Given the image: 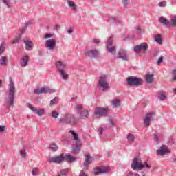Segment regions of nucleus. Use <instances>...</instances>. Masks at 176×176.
<instances>
[{"label":"nucleus","instance_id":"nucleus-1","mask_svg":"<svg viewBox=\"0 0 176 176\" xmlns=\"http://www.w3.org/2000/svg\"><path fill=\"white\" fill-rule=\"evenodd\" d=\"M14 94H16V87L14 86V82H13V80L10 78L9 90L6 94L7 97L6 98L8 109L13 108V105H14Z\"/></svg>","mask_w":176,"mask_h":176},{"label":"nucleus","instance_id":"nucleus-2","mask_svg":"<svg viewBox=\"0 0 176 176\" xmlns=\"http://www.w3.org/2000/svg\"><path fill=\"white\" fill-rule=\"evenodd\" d=\"M65 160H68L70 162H76V158L72 157L70 154L61 153L59 156L52 157L49 159V163H55V164H61Z\"/></svg>","mask_w":176,"mask_h":176},{"label":"nucleus","instance_id":"nucleus-3","mask_svg":"<svg viewBox=\"0 0 176 176\" xmlns=\"http://www.w3.org/2000/svg\"><path fill=\"white\" fill-rule=\"evenodd\" d=\"M59 123L63 124H70L71 126H76L79 123V120L75 117V115L66 113L62 118L59 120Z\"/></svg>","mask_w":176,"mask_h":176},{"label":"nucleus","instance_id":"nucleus-4","mask_svg":"<svg viewBox=\"0 0 176 176\" xmlns=\"http://www.w3.org/2000/svg\"><path fill=\"white\" fill-rule=\"evenodd\" d=\"M98 87L102 91H105L109 89V82H108V76L107 74H101L99 76Z\"/></svg>","mask_w":176,"mask_h":176},{"label":"nucleus","instance_id":"nucleus-5","mask_svg":"<svg viewBox=\"0 0 176 176\" xmlns=\"http://www.w3.org/2000/svg\"><path fill=\"white\" fill-rule=\"evenodd\" d=\"M70 134H72L74 140L76 141L74 146H73V153L78 155L80 151V148H82V142L79 140L78 137V133H75V131L70 130Z\"/></svg>","mask_w":176,"mask_h":176},{"label":"nucleus","instance_id":"nucleus-6","mask_svg":"<svg viewBox=\"0 0 176 176\" xmlns=\"http://www.w3.org/2000/svg\"><path fill=\"white\" fill-rule=\"evenodd\" d=\"M131 167L133 171H141V170L145 168V166L142 164V160L140 157H136L133 160Z\"/></svg>","mask_w":176,"mask_h":176},{"label":"nucleus","instance_id":"nucleus-7","mask_svg":"<svg viewBox=\"0 0 176 176\" xmlns=\"http://www.w3.org/2000/svg\"><path fill=\"white\" fill-rule=\"evenodd\" d=\"M127 84L129 86L136 87L142 86L144 80L141 78H138L135 76H129L126 79Z\"/></svg>","mask_w":176,"mask_h":176},{"label":"nucleus","instance_id":"nucleus-8","mask_svg":"<svg viewBox=\"0 0 176 176\" xmlns=\"http://www.w3.org/2000/svg\"><path fill=\"white\" fill-rule=\"evenodd\" d=\"M76 111L77 114L79 115L80 119H87L89 118V111L87 109H83L82 104H78L76 107Z\"/></svg>","mask_w":176,"mask_h":176},{"label":"nucleus","instance_id":"nucleus-9","mask_svg":"<svg viewBox=\"0 0 176 176\" xmlns=\"http://www.w3.org/2000/svg\"><path fill=\"white\" fill-rule=\"evenodd\" d=\"M106 48L109 53L111 54H116V47L113 45V36L109 37L106 42Z\"/></svg>","mask_w":176,"mask_h":176},{"label":"nucleus","instance_id":"nucleus-10","mask_svg":"<svg viewBox=\"0 0 176 176\" xmlns=\"http://www.w3.org/2000/svg\"><path fill=\"white\" fill-rule=\"evenodd\" d=\"M94 115L96 119L108 116V108L96 107L94 111Z\"/></svg>","mask_w":176,"mask_h":176},{"label":"nucleus","instance_id":"nucleus-11","mask_svg":"<svg viewBox=\"0 0 176 176\" xmlns=\"http://www.w3.org/2000/svg\"><path fill=\"white\" fill-rule=\"evenodd\" d=\"M28 108L36 115H38V116H42L43 115H45L46 113V110L45 109H38L36 107H34V106L31 103L27 104Z\"/></svg>","mask_w":176,"mask_h":176},{"label":"nucleus","instance_id":"nucleus-12","mask_svg":"<svg viewBox=\"0 0 176 176\" xmlns=\"http://www.w3.org/2000/svg\"><path fill=\"white\" fill-rule=\"evenodd\" d=\"M148 46L146 43H142L140 45H137L134 47V52L135 53H140V50H143V53H146L148 52Z\"/></svg>","mask_w":176,"mask_h":176},{"label":"nucleus","instance_id":"nucleus-13","mask_svg":"<svg viewBox=\"0 0 176 176\" xmlns=\"http://www.w3.org/2000/svg\"><path fill=\"white\" fill-rule=\"evenodd\" d=\"M100 54V52H98V50L96 49H91L85 52V56L89 57L90 58H96V57H98Z\"/></svg>","mask_w":176,"mask_h":176},{"label":"nucleus","instance_id":"nucleus-14","mask_svg":"<svg viewBox=\"0 0 176 176\" xmlns=\"http://www.w3.org/2000/svg\"><path fill=\"white\" fill-rule=\"evenodd\" d=\"M42 93H56V89H52L48 87H42L41 89H37L34 90V94H42Z\"/></svg>","mask_w":176,"mask_h":176},{"label":"nucleus","instance_id":"nucleus-15","mask_svg":"<svg viewBox=\"0 0 176 176\" xmlns=\"http://www.w3.org/2000/svg\"><path fill=\"white\" fill-rule=\"evenodd\" d=\"M153 116H155V112H149L146 113V117L144 119L145 127H149V126H151V119H152Z\"/></svg>","mask_w":176,"mask_h":176},{"label":"nucleus","instance_id":"nucleus-16","mask_svg":"<svg viewBox=\"0 0 176 176\" xmlns=\"http://www.w3.org/2000/svg\"><path fill=\"white\" fill-rule=\"evenodd\" d=\"M118 58H121L123 61H129V56L126 50H120L118 53Z\"/></svg>","mask_w":176,"mask_h":176},{"label":"nucleus","instance_id":"nucleus-17","mask_svg":"<svg viewBox=\"0 0 176 176\" xmlns=\"http://www.w3.org/2000/svg\"><path fill=\"white\" fill-rule=\"evenodd\" d=\"M45 46L50 50H54V47H56V40L48 39V40L45 41Z\"/></svg>","mask_w":176,"mask_h":176},{"label":"nucleus","instance_id":"nucleus-18","mask_svg":"<svg viewBox=\"0 0 176 176\" xmlns=\"http://www.w3.org/2000/svg\"><path fill=\"white\" fill-rule=\"evenodd\" d=\"M95 175H98L100 174H105V173H108L109 171V169L107 167L103 168H95L94 169Z\"/></svg>","mask_w":176,"mask_h":176},{"label":"nucleus","instance_id":"nucleus-19","mask_svg":"<svg viewBox=\"0 0 176 176\" xmlns=\"http://www.w3.org/2000/svg\"><path fill=\"white\" fill-rule=\"evenodd\" d=\"M56 65L58 72H61V71H64L67 68V65L65 64V63L61 60L58 61Z\"/></svg>","mask_w":176,"mask_h":176},{"label":"nucleus","instance_id":"nucleus-20","mask_svg":"<svg viewBox=\"0 0 176 176\" xmlns=\"http://www.w3.org/2000/svg\"><path fill=\"white\" fill-rule=\"evenodd\" d=\"M90 163H91V157L89 155H87L85 156V161L83 163L84 170L87 171L89 168V166H90Z\"/></svg>","mask_w":176,"mask_h":176},{"label":"nucleus","instance_id":"nucleus-21","mask_svg":"<svg viewBox=\"0 0 176 176\" xmlns=\"http://www.w3.org/2000/svg\"><path fill=\"white\" fill-rule=\"evenodd\" d=\"M168 153V151L167 148H164V146H162L160 148V149L157 150V155L158 156H164V155H167Z\"/></svg>","mask_w":176,"mask_h":176},{"label":"nucleus","instance_id":"nucleus-22","mask_svg":"<svg viewBox=\"0 0 176 176\" xmlns=\"http://www.w3.org/2000/svg\"><path fill=\"white\" fill-rule=\"evenodd\" d=\"M30 61V58L28 56H23L21 59V67H27L28 65V62Z\"/></svg>","mask_w":176,"mask_h":176},{"label":"nucleus","instance_id":"nucleus-23","mask_svg":"<svg viewBox=\"0 0 176 176\" xmlns=\"http://www.w3.org/2000/svg\"><path fill=\"white\" fill-rule=\"evenodd\" d=\"M145 80L146 83H153V80H155V78H153V74H146L145 76Z\"/></svg>","mask_w":176,"mask_h":176},{"label":"nucleus","instance_id":"nucleus-24","mask_svg":"<svg viewBox=\"0 0 176 176\" xmlns=\"http://www.w3.org/2000/svg\"><path fill=\"white\" fill-rule=\"evenodd\" d=\"M159 21L162 25H169L170 27V21L167 20V19L164 18V16H160Z\"/></svg>","mask_w":176,"mask_h":176},{"label":"nucleus","instance_id":"nucleus-25","mask_svg":"<svg viewBox=\"0 0 176 176\" xmlns=\"http://www.w3.org/2000/svg\"><path fill=\"white\" fill-rule=\"evenodd\" d=\"M154 39L158 45H163V38L162 34H157L154 36Z\"/></svg>","mask_w":176,"mask_h":176},{"label":"nucleus","instance_id":"nucleus-26","mask_svg":"<svg viewBox=\"0 0 176 176\" xmlns=\"http://www.w3.org/2000/svg\"><path fill=\"white\" fill-rule=\"evenodd\" d=\"M26 50H32V42L31 41L26 40L24 41Z\"/></svg>","mask_w":176,"mask_h":176},{"label":"nucleus","instance_id":"nucleus-27","mask_svg":"<svg viewBox=\"0 0 176 176\" xmlns=\"http://www.w3.org/2000/svg\"><path fill=\"white\" fill-rule=\"evenodd\" d=\"M170 27H176V16H173L170 18Z\"/></svg>","mask_w":176,"mask_h":176},{"label":"nucleus","instance_id":"nucleus-28","mask_svg":"<svg viewBox=\"0 0 176 176\" xmlns=\"http://www.w3.org/2000/svg\"><path fill=\"white\" fill-rule=\"evenodd\" d=\"M59 75H60L61 78H63V79H64L65 80H67V79H68V74H67V72H65V70H63L59 72Z\"/></svg>","mask_w":176,"mask_h":176},{"label":"nucleus","instance_id":"nucleus-29","mask_svg":"<svg viewBox=\"0 0 176 176\" xmlns=\"http://www.w3.org/2000/svg\"><path fill=\"white\" fill-rule=\"evenodd\" d=\"M67 5L69 6V8L73 9V10H76V5L75 4V3H74V1H70V0H67Z\"/></svg>","mask_w":176,"mask_h":176},{"label":"nucleus","instance_id":"nucleus-30","mask_svg":"<svg viewBox=\"0 0 176 176\" xmlns=\"http://www.w3.org/2000/svg\"><path fill=\"white\" fill-rule=\"evenodd\" d=\"M111 105H113L114 108H119L120 107V100L119 99H115L111 102Z\"/></svg>","mask_w":176,"mask_h":176},{"label":"nucleus","instance_id":"nucleus-31","mask_svg":"<svg viewBox=\"0 0 176 176\" xmlns=\"http://www.w3.org/2000/svg\"><path fill=\"white\" fill-rule=\"evenodd\" d=\"M32 21H28L25 24V26H23L21 29V34H24V32H25V30L28 28L29 25H32Z\"/></svg>","mask_w":176,"mask_h":176},{"label":"nucleus","instance_id":"nucleus-32","mask_svg":"<svg viewBox=\"0 0 176 176\" xmlns=\"http://www.w3.org/2000/svg\"><path fill=\"white\" fill-rule=\"evenodd\" d=\"M1 65H6L8 64V58L6 56H1L0 58Z\"/></svg>","mask_w":176,"mask_h":176},{"label":"nucleus","instance_id":"nucleus-33","mask_svg":"<svg viewBox=\"0 0 176 176\" xmlns=\"http://www.w3.org/2000/svg\"><path fill=\"white\" fill-rule=\"evenodd\" d=\"M21 35H23V34H19V36H17L16 37H15V38H14L12 41V43L14 45H16V43H19V42H20V39L21 38Z\"/></svg>","mask_w":176,"mask_h":176},{"label":"nucleus","instance_id":"nucleus-34","mask_svg":"<svg viewBox=\"0 0 176 176\" xmlns=\"http://www.w3.org/2000/svg\"><path fill=\"white\" fill-rule=\"evenodd\" d=\"M58 104V98L55 97L50 102V107H54V105H57Z\"/></svg>","mask_w":176,"mask_h":176},{"label":"nucleus","instance_id":"nucleus-35","mask_svg":"<svg viewBox=\"0 0 176 176\" xmlns=\"http://www.w3.org/2000/svg\"><path fill=\"white\" fill-rule=\"evenodd\" d=\"M50 149L52 152H56V151H58V146H57L56 144H52L50 145Z\"/></svg>","mask_w":176,"mask_h":176},{"label":"nucleus","instance_id":"nucleus-36","mask_svg":"<svg viewBox=\"0 0 176 176\" xmlns=\"http://www.w3.org/2000/svg\"><path fill=\"white\" fill-rule=\"evenodd\" d=\"M126 138L128 140V142H134V140H135V137H134V135L131 133H129Z\"/></svg>","mask_w":176,"mask_h":176},{"label":"nucleus","instance_id":"nucleus-37","mask_svg":"<svg viewBox=\"0 0 176 176\" xmlns=\"http://www.w3.org/2000/svg\"><path fill=\"white\" fill-rule=\"evenodd\" d=\"M110 21H111V23H113V24H119L120 23V21H119V19H118V17H111L110 18Z\"/></svg>","mask_w":176,"mask_h":176},{"label":"nucleus","instance_id":"nucleus-38","mask_svg":"<svg viewBox=\"0 0 176 176\" xmlns=\"http://www.w3.org/2000/svg\"><path fill=\"white\" fill-rule=\"evenodd\" d=\"M111 127H115V123H113V118H109L108 129H111Z\"/></svg>","mask_w":176,"mask_h":176},{"label":"nucleus","instance_id":"nucleus-39","mask_svg":"<svg viewBox=\"0 0 176 176\" xmlns=\"http://www.w3.org/2000/svg\"><path fill=\"white\" fill-rule=\"evenodd\" d=\"M67 174H68V169H63L62 170H60L59 176H67Z\"/></svg>","mask_w":176,"mask_h":176},{"label":"nucleus","instance_id":"nucleus-40","mask_svg":"<svg viewBox=\"0 0 176 176\" xmlns=\"http://www.w3.org/2000/svg\"><path fill=\"white\" fill-rule=\"evenodd\" d=\"M158 98L160 100H161L162 101H163V100H166V95L164 94V93L161 92L158 95Z\"/></svg>","mask_w":176,"mask_h":176},{"label":"nucleus","instance_id":"nucleus-41","mask_svg":"<svg viewBox=\"0 0 176 176\" xmlns=\"http://www.w3.org/2000/svg\"><path fill=\"white\" fill-rule=\"evenodd\" d=\"M59 113L58 112L56 111H53L52 112V118H53L54 119H57V118H58L59 116Z\"/></svg>","mask_w":176,"mask_h":176},{"label":"nucleus","instance_id":"nucleus-42","mask_svg":"<svg viewBox=\"0 0 176 176\" xmlns=\"http://www.w3.org/2000/svg\"><path fill=\"white\" fill-rule=\"evenodd\" d=\"M20 155H21V157L25 158L27 156V152H25V149L21 150Z\"/></svg>","mask_w":176,"mask_h":176},{"label":"nucleus","instance_id":"nucleus-43","mask_svg":"<svg viewBox=\"0 0 176 176\" xmlns=\"http://www.w3.org/2000/svg\"><path fill=\"white\" fill-rule=\"evenodd\" d=\"M166 6L167 2L166 1H162L158 3V6H160V8H166Z\"/></svg>","mask_w":176,"mask_h":176},{"label":"nucleus","instance_id":"nucleus-44","mask_svg":"<svg viewBox=\"0 0 176 176\" xmlns=\"http://www.w3.org/2000/svg\"><path fill=\"white\" fill-rule=\"evenodd\" d=\"M10 1L11 0H2L3 4L6 5L8 8H10V5H9V3H10Z\"/></svg>","mask_w":176,"mask_h":176},{"label":"nucleus","instance_id":"nucleus-45","mask_svg":"<svg viewBox=\"0 0 176 176\" xmlns=\"http://www.w3.org/2000/svg\"><path fill=\"white\" fill-rule=\"evenodd\" d=\"M163 60H164V57H163V56H160L157 61V65H160L161 63L163 62Z\"/></svg>","mask_w":176,"mask_h":176},{"label":"nucleus","instance_id":"nucleus-46","mask_svg":"<svg viewBox=\"0 0 176 176\" xmlns=\"http://www.w3.org/2000/svg\"><path fill=\"white\" fill-rule=\"evenodd\" d=\"M124 8H127V5L130 3V0H122Z\"/></svg>","mask_w":176,"mask_h":176},{"label":"nucleus","instance_id":"nucleus-47","mask_svg":"<svg viewBox=\"0 0 176 176\" xmlns=\"http://www.w3.org/2000/svg\"><path fill=\"white\" fill-rule=\"evenodd\" d=\"M6 45H7L6 43L3 42L1 44L0 49H1V50H3L5 52V47H6Z\"/></svg>","mask_w":176,"mask_h":176},{"label":"nucleus","instance_id":"nucleus-48","mask_svg":"<svg viewBox=\"0 0 176 176\" xmlns=\"http://www.w3.org/2000/svg\"><path fill=\"white\" fill-rule=\"evenodd\" d=\"M127 176H140V174L131 172L128 173Z\"/></svg>","mask_w":176,"mask_h":176},{"label":"nucleus","instance_id":"nucleus-49","mask_svg":"<svg viewBox=\"0 0 176 176\" xmlns=\"http://www.w3.org/2000/svg\"><path fill=\"white\" fill-rule=\"evenodd\" d=\"M53 36V34H46L44 36L45 39H49V38H52Z\"/></svg>","mask_w":176,"mask_h":176},{"label":"nucleus","instance_id":"nucleus-50","mask_svg":"<svg viewBox=\"0 0 176 176\" xmlns=\"http://www.w3.org/2000/svg\"><path fill=\"white\" fill-rule=\"evenodd\" d=\"M38 171V168H34L32 170V175H36V172Z\"/></svg>","mask_w":176,"mask_h":176},{"label":"nucleus","instance_id":"nucleus-51","mask_svg":"<svg viewBox=\"0 0 176 176\" xmlns=\"http://www.w3.org/2000/svg\"><path fill=\"white\" fill-rule=\"evenodd\" d=\"M101 41L97 38H94L93 39V43H95V45H98Z\"/></svg>","mask_w":176,"mask_h":176},{"label":"nucleus","instance_id":"nucleus-52","mask_svg":"<svg viewBox=\"0 0 176 176\" xmlns=\"http://www.w3.org/2000/svg\"><path fill=\"white\" fill-rule=\"evenodd\" d=\"M135 30H136V32H137L138 34H141V28H140V26H137V27L135 28Z\"/></svg>","mask_w":176,"mask_h":176},{"label":"nucleus","instance_id":"nucleus-53","mask_svg":"<svg viewBox=\"0 0 176 176\" xmlns=\"http://www.w3.org/2000/svg\"><path fill=\"white\" fill-rule=\"evenodd\" d=\"M68 34H71L72 32H74V28L70 27L69 29L67 31Z\"/></svg>","mask_w":176,"mask_h":176},{"label":"nucleus","instance_id":"nucleus-54","mask_svg":"<svg viewBox=\"0 0 176 176\" xmlns=\"http://www.w3.org/2000/svg\"><path fill=\"white\" fill-rule=\"evenodd\" d=\"M104 132V129L103 128H99L98 129V133H99V134H102V133Z\"/></svg>","mask_w":176,"mask_h":176},{"label":"nucleus","instance_id":"nucleus-55","mask_svg":"<svg viewBox=\"0 0 176 176\" xmlns=\"http://www.w3.org/2000/svg\"><path fill=\"white\" fill-rule=\"evenodd\" d=\"M79 176H87V174H86V173H85V170H81Z\"/></svg>","mask_w":176,"mask_h":176},{"label":"nucleus","instance_id":"nucleus-56","mask_svg":"<svg viewBox=\"0 0 176 176\" xmlns=\"http://www.w3.org/2000/svg\"><path fill=\"white\" fill-rule=\"evenodd\" d=\"M144 166H145L146 168H147V170H149V168H151V166H149V164H148L147 162H144Z\"/></svg>","mask_w":176,"mask_h":176},{"label":"nucleus","instance_id":"nucleus-57","mask_svg":"<svg viewBox=\"0 0 176 176\" xmlns=\"http://www.w3.org/2000/svg\"><path fill=\"white\" fill-rule=\"evenodd\" d=\"M154 140L155 141H159V135H157V134L154 135Z\"/></svg>","mask_w":176,"mask_h":176},{"label":"nucleus","instance_id":"nucleus-58","mask_svg":"<svg viewBox=\"0 0 176 176\" xmlns=\"http://www.w3.org/2000/svg\"><path fill=\"white\" fill-rule=\"evenodd\" d=\"M3 131H5V126L0 125V133H3Z\"/></svg>","mask_w":176,"mask_h":176},{"label":"nucleus","instance_id":"nucleus-59","mask_svg":"<svg viewBox=\"0 0 176 176\" xmlns=\"http://www.w3.org/2000/svg\"><path fill=\"white\" fill-rule=\"evenodd\" d=\"M6 166H7V164L6 162H3L2 164H1V167L3 170H5V168H6Z\"/></svg>","mask_w":176,"mask_h":176},{"label":"nucleus","instance_id":"nucleus-60","mask_svg":"<svg viewBox=\"0 0 176 176\" xmlns=\"http://www.w3.org/2000/svg\"><path fill=\"white\" fill-rule=\"evenodd\" d=\"M54 30H60V25H56L54 27Z\"/></svg>","mask_w":176,"mask_h":176},{"label":"nucleus","instance_id":"nucleus-61","mask_svg":"<svg viewBox=\"0 0 176 176\" xmlns=\"http://www.w3.org/2000/svg\"><path fill=\"white\" fill-rule=\"evenodd\" d=\"M173 80H176V72H175V71L173 72Z\"/></svg>","mask_w":176,"mask_h":176},{"label":"nucleus","instance_id":"nucleus-62","mask_svg":"<svg viewBox=\"0 0 176 176\" xmlns=\"http://www.w3.org/2000/svg\"><path fill=\"white\" fill-rule=\"evenodd\" d=\"M2 86V80H0V87Z\"/></svg>","mask_w":176,"mask_h":176},{"label":"nucleus","instance_id":"nucleus-63","mask_svg":"<svg viewBox=\"0 0 176 176\" xmlns=\"http://www.w3.org/2000/svg\"><path fill=\"white\" fill-rule=\"evenodd\" d=\"M173 93L176 94V88L173 89Z\"/></svg>","mask_w":176,"mask_h":176},{"label":"nucleus","instance_id":"nucleus-64","mask_svg":"<svg viewBox=\"0 0 176 176\" xmlns=\"http://www.w3.org/2000/svg\"><path fill=\"white\" fill-rule=\"evenodd\" d=\"M143 176H145V175H143Z\"/></svg>","mask_w":176,"mask_h":176}]
</instances>
